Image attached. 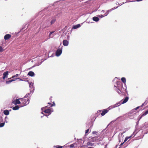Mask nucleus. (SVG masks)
Returning a JSON list of instances; mask_svg holds the SVG:
<instances>
[{"label":"nucleus","mask_w":148,"mask_h":148,"mask_svg":"<svg viewBox=\"0 0 148 148\" xmlns=\"http://www.w3.org/2000/svg\"><path fill=\"white\" fill-rule=\"evenodd\" d=\"M28 96V95L27 94L23 98H21V101L22 106H26L29 103V99L27 98Z\"/></svg>","instance_id":"f257e3e1"},{"label":"nucleus","mask_w":148,"mask_h":148,"mask_svg":"<svg viewBox=\"0 0 148 148\" xmlns=\"http://www.w3.org/2000/svg\"><path fill=\"white\" fill-rule=\"evenodd\" d=\"M118 8V7H114L113 8H112L110 10H108L104 14V15H100L99 16L100 17L102 18L103 17H104L105 16H106L109 13V12H110L112 10H114L117 8Z\"/></svg>","instance_id":"f03ea898"},{"label":"nucleus","mask_w":148,"mask_h":148,"mask_svg":"<svg viewBox=\"0 0 148 148\" xmlns=\"http://www.w3.org/2000/svg\"><path fill=\"white\" fill-rule=\"evenodd\" d=\"M62 52V49H58L57 50L56 53V55L57 56H59L61 54Z\"/></svg>","instance_id":"7ed1b4c3"},{"label":"nucleus","mask_w":148,"mask_h":148,"mask_svg":"<svg viewBox=\"0 0 148 148\" xmlns=\"http://www.w3.org/2000/svg\"><path fill=\"white\" fill-rule=\"evenodd\" d=\"M19 100H21V98L14 100L13 101L12 103L15 105L20 104L21 103V102Z\"/></svg>","instance_id":"20e7f679"},{"label":"nucleus","mask_w":148,"mask_h":148,"mask_svg":"<svg viewBox=\"0 0 148 148\" xmlns=\"http://www.w3.org/2000/svg\"><path fill=\"white\" fill-rule=\"evenodd\" d=\"M11 35L10 34H6L4 36V39L5 40H8L11 37Z\"/></svg>","instance_id":"39448f33"},{"label":"nucleus","mask_w":148,"mask_h":148,"mask_svg":"<svg viewBox=\"0 0 148 148\" xmlns=\"http://www.w3.org/2000/svg\"><path fill=\"white\" fill-rule=\"evenodd\" d=\"M109 110L107 109H104L102 111V112L101 113V115L102 116H104L105 114L107 113L108 111Z\"/></svg>","instance_id":"423d86ee"},{"label":"nucleus","mask_w":148,"mask_h":148,"mask_svg":"<svg viewBox=\"0 0 148 148\" xmlns=\"http://www.w3.org/2000/svg\"><path fill=\"white\" fill-rule=\"evenodd\" d=\"M8 75V71H6L4 72L3 74V78L4 79H5V78L7 77Z\"/></svg>","instance_id":"0eeeda50"},{"label":"nucleus","mask_w":148,"mask_h":148,"mask_svg":"<svg viewBox=\"0 0 148 148\" xmlns=\"http://www.w3.org/2000/svg\"><path fill=\"white\" fill-rule=\"evenodd\" d=\"M148 113V110L145 111V112H143V114L140 116L139 120L143 116H145Z\"/></svg>","instance_id":"6e6552de"},{"label":"nucleus","mask_w":148,"mask_h":148,"mask_svg":"<svg viewBox=\"0 0 148 148\" xmlns=\"http://www.w3.org/2000/svg\"><path fill=\"white\" fill-rule=\"evenodd\" d=\"M63 44L64 46H67L69 44V42L66 40H64Z\"/></svg>","instance_id":"1a4fd4ad"},{"label":"nucleus","mask_w":148,"mask_h":148,"mask_svg":"<svg viewBox=\"0 0 148 148\" xmlns=\"http://www.w3.org/2000/svg\"><path fill=\"white\" fill-rule=\"evenodd\" d=\"M129 97H125L124 100L121 103V104H123L126 103L128 101Z\"/></svg>","instance_id":"9d476101"},{"label":"nucleus","mask_w":148,"mask_h":148,"mask_svg":"<svg viewBox=\"0 0 148 148\" xmlns=\"http://www.w3.org/2000/svg\"><path fill=\"white\" fill-rule=\"evenodd\" d=\"M97 138L98 137H97L96 136L94 137H93L92 138H91L90 140L92 142H94L98 139Z\"/></svg>","instance_id":"9b49d317"},{"label":"nucleus","mask_w":148,"mask_h":148,"mask_svg":"<svg viewBox=\"0 0 148 148\" xmlns=\"http://www.w3.org/2000/svg\"><path fill=\"white\" fill-rule=\"evenodd\" d=\"M44 112L48 114H50L51 113V110L49 109H46L45 110Z\"/></svg>","instance_id":"f8f14e48"},{"label":"nucleus","mask_w":148,"mask_h":148,"mask_svg":"<svg viewBox=\"0 0 148 148\" xmlns=\"http://www.w3.org/2000/svg\"><path fill=\"white\" fill-rule=\"evenodd\" d=\"M93 20L96 22H97L99 20V18L97 16H94L92 18Z\"/></svg>","instance_id":"ddd939ff"},{"label":"nucleus","mask_w":148,"mask_h":148,"mask_svg":"<svg viewBox=\"0 0 148 148\" xmlns=\"http://www.w3.org/2000/svg\"><path fill=\"white\" fill-rule=\"evenodd\" d=\"M4 114L5 115H8L9 114V112L8 110H5L3 111Z\"/></svg>","instance_id":"4468645a"},{"label":"nucleus","mask_w":148,"mask_h":148,"mask_svg":"<svg viewBox=\"0 0 148 148\" xmlns=\"http://www.w3.org/2000/svg\"><path fill=\"white\" fill-rule=\"evenodd\" d=\"M28 75L30 76H33L34 75V73L32 71H29L28 73Z\"/></svg>","instance_id":"2eb2a0df"},{"label":"nucleus","mask_w":148,"mask_h":148,"mask_svg":"<svg viewBox=\"0 0 148 148\" xmlns=\"http://www.w3.org/2000/svg\"><path fill=\"white\" fill-rule=\"evenodd\" d=\"M94 143L91 142H88L87 143V145L88 146H92L94 145Z\"/></svg>","instance_id":"dca6fc26"},{"label":"nucleus","mask_w":148,"mask_h":148,"mask_svg":"<svg viewBox=\"0 0 148 148\" xmlns=\"http://www.w3.org/2000/svg\"><path fill=\"white\" fill-rule=\"evenodd\" d=\"M19 107L18 106H15L13 107L12 108V109L13 110H18L19 109Z\"/></svg>","instance_id":"f3484780"},{"label":"nucleus","mask_w":148,"mask_h":148,"mask_svg":"<svg viewBox=\"0 0 148 148\" xmlns=\"http://www.w3.org/2000/svg\"><path fill=\"white\" fill-rule=\"evenodd\" d=\"M80 26V24H78V25H76L73 26V27L72 28L74 29H76L79 27Z\"/></svg>","instance_id":"a211bd4d"},{"label":"nucleus","mask_w":148,"mask_h":148,"mask_svg":"<svg viewBox=\"0 0 148 148\" xmlns=\"http://www.w3.org/2000/svg\"><path fill=\"white\" fill-rule=\"evenodd\" d=\"M15 80H16V79H12L11 80H9V81H6V83L7 84H9L11 82H12L13 81H15Z\"/></svg>","instance_id":"6ab92c4d"},{"label":"nucleus","mask_w":148,"mask_h":148,"mask_svg":"<svg viewBox=\"0 0 148 148\" xmlns=\"http://www.w3.org/2000/svg\"><path fill=\"white\" fill-rule=\"evenodd\" d=\"M132 136H131L129 137H126L124 140V143H125V142H126L128 139L130 138Z\"/></svg>","instance_id":"aec40b11"},{"label":"nucleus","mask_w":148,"mask_h":148,"mask_svg":"<svg viewBox=\"0 0 148 148\" xmlns=\"http://www.w3.org/2000/svg\"><path fill=\"white\" fill-rule=\"evenodd\" d=\"M122 81L124 83H125L126 82V79L125 77H122L121 79Z\"/></svg>","instance_id":"412c9836"},{"label":"nucleus","mask_w":148,"mask_h":148,"mask_svg":"<svg viewBox=\"0 0 148 148\" xmlns=\"http://www.w3.org/2000/svg\"><path fill=\"white\" fill-rule=\"evenodd\" d=\"M56 21V19H53L51 21V25L54 23Z\"/></svg>","instance_id":"4be33fe9"},{"label":"nucleus","mask_w":148,"mask_h":148,"mask_svg":"<svg viewBox=\"0 0 148 148\" xmlns=\"http://www.w3.org/2000/svg\"><path fill=\"white\" fill-rule=\"evenodd\" d=\"M56 148H62L63 146L60 145H57L55 146Z\"/></svg>","instance_id":"5701e85b"},{"label":"nucleus","mask_w":148,"mask_h":148,"mask_svg":"<svg viewBox=\"0 0 148 148\" xmlns=\"http://www.w3.org/2000/svg\"><path fill=\"white\" fill-rule=\"evenodd\" d=\"M5 124V123H1L0 124V127H3Z\"/></svg>","instance_id":"b1692460"},{"label":"nucleus","mask_w":148,"mask_h":148,"mask_svg":"<svg viewBox=\"0 0 148 148\" xmlns=\"http://www.w3.org/2000/svg\"><path fill=\"white\" fill-rule=\"evenodd\" d=\"M18 76V74H16V75L13 76L11 78H14L15 77H17Z\"/></svg>","instance_id":"393cba45"},{"label":"nucleus","mask_w":148,"mask_h":148,"mask_svg":"<svg viewBox=\"0 0 148 148\" xmlns=\"http://www.w3.org/2000/svg\"><path fill=\"white\" fill-rule=\"evenodd\" d=\"M55 105H56V104H55L54 102H52V104H51V105L50 106V107H52L53 106H55Z\"/></svg>","instance_id":"a878e982"},{"label":"nucleus","mask_w":148,"mask_h":148,"mask_svg":"<svg viewBox=\"0 0 148 148\" xmlns=\"http://www.w3.org/2000/svg\"><path fill=\"white\" fill-rule=\"evenodd\" d=\"M4 51L2 47L1 46H0V52H2Z\"/></svg>","instance_id":"bb28decb"},{"label":"nucleus","mask_w":148,"mask_h":148,"mask_svg":"<svg viewBox=\"0 0 148 148\" xmlns=\"http://www.w3.org/2000/svg\"><path fill=\"white\" fill-rule=\"evenodd\" d=\"M69 147L70 148H73L74 147V144H72Z\"/></svg>","instance_id":"cd10ccee"},{"label":"nucleus","mask_w":148,"mask_h":148,"mask_svg":"<svg viewBox=\"0 0 148 148\" xmlns=\"http://www.w3.org/2000/svg\"><path fill=\"white\" fill-rule=\"evenodd\" d=\"M144 104V103H143V104H142V105L141 106H138V107H137L136 108H135V110H137V109H138V108H139V107H140V106H143Z\"/></svg>","instance_id":"c85d7f7f"},{"label":"nucleus","mask_w":148,"mask_h":148,"mask_svg":"<svg viewBox=\"0 0 148 148\" xmlns=\"http://www.w3.org/2000/svg\"><path fill=\"white\" fill-rule=\"evenodd\" d=\"M97 133V132L96 131H94L92 132V134H96Z\"/></svg>","instance_id":"c756f323"},{"label":"nucleus","mask_w":148,"mask_h":148,"mask_svg":"<svg viewBox=\"0 0 148 148\" xmlns=\"http://www.w3.org/2000/svg\"><path fill=\"white\" fill-rule=\"evenodd\" d=\"M89 131V129L86 130L85 131V133L86 134L87 133H88V132Z\"/></svg>","instance_id":"7c9ffc66"},{"label":"nucleus","mask_w":148,"mask_h":148,"mask_svg":"<svg viewBox=\"0 0 148 148\" xmlns=\"http://www.w3.org/2000/svg\"><path fill=\"white\" fill-rule=\"evenodd\" d=\"M6 119H8V117L7 116H6L5 117V122L6 123H7V121H7V120H6Z\"/></svg>","instance_id":"2f4dec72"},{"label":"nucleus","mask_w":148,"mask_h":148,"mask_svg":"<svg viewBox=\"0 0 148 148\" xmlns=\"http://www.w3.org/2000/svg\"><path fill=\"white\" fill-rule=\"evenodd\" d=\"M54 32H50V34H49V36L51 35L52 34H53V33Z\"/></svg>","instance_id":"473e14b6"},{"label":"nucleus","mask_w":148,"mask_h":148,"mask_svg":"<svg viewBox=\"0 0 148 148\" xmlns=\"http://www.w3.org/2000/svg\"><path fill=\"white\" fill-rule=\"evenodd\" d=\"M119 90V91H118L117 92L119 93V94H121V90Z\"/></svg>","instance_id":"72a5a7b5"},{"label":"nucleus","mask_w":148,"mask_h":148,"mask_svg":"<svg viewBox=\"0 0 148 148\" xmlns=\"http://www.w3.org/2000/svg\"><path fill=\"white\" fill-rule=\"evenodd\" d=\"M16 79H18L19 80V81H23V80H22L21 79L19 78H17Z\"/></svg>","instance_id":"f704fd0d"},{"label":"nucleus","mask_w":148,"mask_h":148,"mask_svg":"<svg viewBox=\"0 0 148 148\" xmlns=\"http://www.w3.org/2000/svg\"><path fill=\"white\" fill-rule=\"evenodd\" d=\"M124 143V142L123 143H122L120 145V146L121 147V146Z\"/></svg>","instance_id":"c9c22d12"},{"label":"nucleus","mask_w":148,"mask_h":148,"mask_svg":"<svg viewBox=\"0 0 148 148\" xmlns=\"http://www.w3.org/2000/svg\"><path fill=\"white\" fill-rule=\"evenodd\" d=\"M107 147H108V145L107 144L105 146V148H107Z\"/></svg>","instance_id":"e433bc0d"},{"label":"nucleus","mask_w":148,"mask_h":148,"mask_svg":"<svg viewBox=\"0 0 148 148\" xmlns=\"http://www.w3.org/2000/svg\"><path fill=\"white\" fill-rule=\"evenodd\" d=\"M48 104H49V105L50 106H51V103H49V102H48Z\"/></svg>","instance_id":"4c0bfd02"},{"label":"nucleus","mask_w":148,"mask_h":148,"mask_svg":"<svg viewBox=\"0 0 148 148\" xmlns=\"http://www.w3.org/2000/svg\"><path fill=\"white\" fill-rule=\"evenodd\" d=\"M88 148H94V147H89Z\"/></svg>","instance_id":"58836bf2"},{"label":"nucleus","mask_w":148,"mask_h":148,"mask_svg":"<svg viewBox=\"0 0 148 148\" xmlns=\"http://www.w3.org/2000/svg\"><path fill=\"white\" fill-rule=\"evenodd\" d=\"M119 142H121V141H120V140H119Z\"/></svg>","instance_id":"ea45409f"}]
</instances>
